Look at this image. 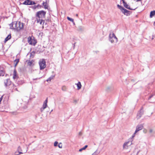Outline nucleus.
Masks as SVG:
<instances>
[{"instance_id": "1", "label": "nucleus", "mask_w": 155, "mask_h": 155, "mask_svg": "<svg viewBox=\"0 0 155 155\" xmlns=\"http://www.w3.org/2000/svg\"><path fill=\"white\" fill-rule=\"evenodd\" d=\"M10 25H12V27L11 26V28H13L17 31H19L23 29L25 24L20 22L14 21L12 22V24Z\"/></svg>"}, {"instance_id": "2", "label": "nucleus", "mask_w": 155, "mask_h": 155, "mask_svg": "<svg viewBox=\"0 0 155 155\" xmlns=\"http://www.w3.org/2000/svg\"><path fill=\"white\" fill-rule=\"evenodd\" d=\"M27 150L28 148L26 146H19L17 151L15 152V155H19L21 154L27 152Z\"/></svg>"}, {"instance_id": "3", "label": "nucleus", "mask_w": 155, "mask_h": 155, "mask_svg": "<svg viewBox=\"0 0 155 155\" xmlns=\"http://www.w3.org/2000/svg\"><path fill=\"white\" fill-rule=\"evenodd\" d=\"M46 12L44 11H41L37 12L36 15L37 23H39L40 19L44 18L45 17Z\"/></svg>"}, {"instance_id": "4", "label": "nucleus", "mask_w": 155, "mask_h": 155, "mask_svg": "<svg viewBox=\"0 0 155 155\" xmlns=\"http://www.w3.org/2000/svg\"><path fill=\"white\" fill-rule=\"evenodd\" d=\"M109 41L111 43H116L118 41L117 38L115 34L112 32H111L109 35Z\"/></svg>"}, {"instance_id": "5", "label": "nucleus", "mask_w": 155, "mask_h": 155, "mask_svg": "<svg viewBox=\"0 0 155 155\" xmlns=\"http://www.w3.org/2000/svg\"><path fill=\"white\" fill-rule=\"evenodd\" d=\"M40 70L44 69L46 67V62L45 59H41L39 61Z\"/></svg>"}, {"instance_id": "6", "label": "nucleus", "mask_w": 155, "mask_h": 155, "mask_svg": "<svg viewBox=\"0 0 155 155\" xmlns=\"http://www.w3.org/2000/svg\"><path fill=\"white\" fill-rule=\"evenodd\" d=\"M132 144V141H128L125 142L123 145V148L124 149H127L128 147L130 146Z\"/></svg>"}, {"instance_id": "7", "label": "nucleus", "mask_w": 155, "mask_h": 155, "mask_svg": "<svg viewBox=\"0 0 155 155\" xmlns=\"http://www.w3.org/2000/svg\"><path fill=\"white\" fill-rule=\"evenodd\" d=\"M35 4V2L30 0H26L23 3V4L25 5H31Z\"/></svg>"}, {"instance_id": "8", "label": "nucleus", "mask_w": 155, "mask_h": 155, "mask_svg": "<svg viewBox=\"0 0 155 155\" xmlns=\"http://www.w3.org/2000/svg\"><path fill=\"white\" fill-rule=\"evenodd\" d=\"M28 42L29 44L35 45L36 43L35 40L29 37L28 38Z\"/></svg>"}, {"instance_id": "9", "label": "nucleus", "mask_w": 155, "mask_h": 155, "mask_svg": "<svg viewBox=\"0 0 155 155\" xmlns=\"http://www.w3.org/2000/svg\"><path fill=\"white\" fill-rule=\"evenodd\" d=\"M48 98H47L45 101L42 107L41 108L40 110L41 112H42L46 108L47 106Z\"/></svg>"}, {"instance_id": "10", "label": "nucleus", "mask_w": 155, "mask_h": 155, "mask_svg": "<svg viewBox=\"0 0 155 155\" xmlns=\"http://www.w3.org/2000/svg\"><path fill=\"white\" fill-rule=\"evenodd\" d=\"M143 127V126L142 124H139L137 125L136 127V130L135 131V133H136L138 131L141 130Z\"/></svg>"}, {"instance_id": "11", "label": "nucleus", "mask_w": 155, "mask_h": 155, "mask_svg": "<svg viewBox=\"0 0 155 155\" xmlns=\"http://www.w3.org/2000/svg\"><path fill=\"white\" fill-rule=\"evenodd\" d=\"M143 113V108H141L140 110V111L137 114V119H139L141 117V116Z\"/></svg>"}, {"instance_id": "12", "label": "nucleus", "mask_w": 155, "mask_h": 155, "mask_svg": "<svg viewBox=\"0 0 155 155\" xmlns=\"http://www.w3.org/2000/svg\"><path fill=\"white\" fill-rule=\"evenodd\" d=\"M121 9V10L122 12L125 15H126L127 16H128L129 15V12L126 10V9H124L123 7Z\"/></svg>"}, {"instance_id": "13", "label": "nucleus", "mask_w": 155, "mask_h": 155, "mask_svg": "<svg viewBox=\"0 0 155 155\" xmlns=\"http://www.w3.org/2000/svg\"><path fill=\"white\" fill-rule=\"evenodd\" d=\"M18 77L17 74V71L16 70L14 69L13 74V78L15 80L18 78Z\"/></svg>"}, {"instance_id": "14", "label": "nucleus", "mask_w": 155, "mask_h": 155, "mask_svg": "<svg viewBox=\"0 0 155 155\" xmlns=\"http://www.w3.org/2000/svg\"><path fill=\"white\" fill-rule=\"evenodd\" d=\"M122 0L123 1L124 5L125 8L128 9H132L130 8L129 6L127 4V3L124 1V0Z\"/></svg>"}, {"instance_id": "15", "label": "nucleus", "mask_w": 155, "mask_h": 155, "mask_svg": "<svg viewBox=\"0 0 155 155\" xmlns=\"http://www.w3.org/2000/svg\"><path fill=\"white\" fill-rule=\"evenodd\" d=\"M4 72L2 68L0 67V76H3L4 75Z\"/></svg>"}, {"instance_id": "16", "label": "nucleus", "mask_w": 155, "mask_h": 155, "mask_svg": "<svg viewBox=\"0 0 155 155\" xmlns=\"http://www.w3.org/2000/svg\"><path fill=\"white\" fill-rule=\"evenodd\" d=\"M11 38V35H9L5 38V43L6 41L9 40Z\"/></svg>"}, {"instance_id": "17", "label": "nucleus", "mask_w": 155, "mask_h": 155, "mask_svg": "<svg viewBox=\"0 0 155 155\" xmlns=\"http://www.w3.org/2000/svg\"><path fill=\"white\" fill-rule=\"evenodd\" d=\"M5 85L6 86H7L10 84L9 80L7 79L6 81H5Z\"/></svg>"}, {"instance_id": "18", "label": "nucleus", "mask_w": 155, "mask_h": 155, "mask_svg": "<svg viewBox=\"0 0 155 155\" xmlns=\"http://www.w3.org/2000/svg\"><path fill=\"white\" fill-rule=\"evenodd\" d=\"M76 84L77 85L78 90H79L81 88V85L80 82L79 81L77 84Z\"/></svg>"}, {"instance_id": "19", "label": "nucleus", "mask_w": 155, "mask_h": 155, "mask_svg": "<svg viewBox=\"0 0 155 155\" xmlns=\"http://www.w3.org/2000/svg\"><path fill=\"white\" fill-rule=\"evenodd\" d=\"M155 15V11H153L151 12L150 14V18H152L153 16L154 15Z\"/></svg>"}, {"instance_id": "20", "label": "nucleus", "mask_w": 155, "mask_h": 155, "mask_svg": "<svg viewBox=\"0 0 155 155\" xmlns=\"http://www.w3.org/2000/svg\"><path fill=\"white\" fill-rule=\"evenodd\" d=\"M100 152L98 151V150H96L91 155H98L99 153Z\"/></svg>"}, {"instance_id": "21", "label": "nucleus", "mask_w": 155, "mask_h": 155, "mask_svg": "<svg viewBox=\"0 0 155 155\" xmlns=\"http://www.w3.org/2000/svg\"><path fill=\"white\" fill-rule=\"evenodd\" d=\"M54 76H51L49 78H48L47 80V81L48 82L49 81H51V80L52 79L54 78Z\"/></svg>"}, {"instance_id": "22", "label": "nucleus", "mask_w": 155, "mask_h": 155, "mask_svg": "<svg viewBox=\"0 0 155 155\" xmlns=\"http://www.w3.org/2000/svg\"><path fill=\"white\" fill-rule=\"evenodd\" d=\"M87 145H86L85 146L83 147L80 149L79 150V151L80 152L82 151L83 150H85L87 147Z\"/></svg>"}, {"instance_id": "23", "label": "nucleus", "mask_w": 155, "mask_h": 155, "mask_svg": "<svg viewBox=\"0 0 155 155\" xmlns=\"http://www.w3.org/2000/svg\"><path fill=\"white\" fill-rule=\"evenodd\" d=\"M61 89L63 91H65L67 89V87L65 86H63L62 87Z\"/></svg>"}, {"instance_id": "24", "label": "nucleus", "mask_w": 155, "mask_h": 155, "mask_svg": "<svg viewBox=\"0 0 155 155\" xmlns=\"http://www.w3.org/2000/svg\"><path fill=\"white\" fill-rule=\"evenodd\" d=\"M67 18L68 20H69L70 21L72 22H74V20L72 18H71L69 17H67Z\"/></svg>"}, {"instance_id": "25", "label": "nucleus", "mask_w": 155, "mask_h": 155, "mask_svg": "<svg viewBox=\"0 0 155 155\" xmlns=\"http://www.w3.org/2000/svg\"><path fill=\"white\" fill-rule=\"evenodd\" d=\"M44 22H45L44 20H42L41 19L40 21H39V22H40V25H41L42 23H43V25Z\"/></svg>"}, {"instance_id": "26", "label": "nucleus", "mask_w": 155, "mask_h": 155, "mask_svg": "<svg viewBox=\"0 0 155 155\" xmlns=\"http://www.w3.org/2000/svg\"><path fill=\"white\" fill-rule=\"evenodd\" d=\"M19 61V59H16L15 61L14 62L15 63V66H16V65H17V64H18Z\"/></svg>"}, {"instance_id": "27", "label": "nucleus", "mask_w": 155, "mask_h": 155, "mask_svg": "<svg viewBox=\"0 0 155 155\" xmlns=\"http://www.w3.org/2000/svg\"><path fill=\"white\" fill-rule=\"evenodd\" d=\"M117 7L119 9H120V10H121V9H122V8H123V7H122V6L120 5H117Z\"/></svg>"}, {"instance_id": "28", "label": "nucleus", "mask_w": 155, "mask_h": 155, "mask_svg": "<svg viewBox=\"0 0 155 155\" xmlns=\"http://www.w3.org/2000/svg\"><path fill=\"white\" fill-rule=\"evenodd\" d=\"M58 144V142L57 141H55L54 143V146L55 147L57 146Z\"/></svg>"}, {"instance_id": "29", "label": "nucleus", "mask_w": 155, "mask_h": 155, "mask_svg": "<svg viewBox=\"0 0 155 155\" xmlns=\"http://www.w3.org/2000/svg\"><path fill=\"white\" fill-rule=\"evenodd\" d=\"M58 147L60 148H62V145L61 144V143H60L58 145Z\"/></svg>"}, {"instance_id": "30", "label": "nucleus", "mask_w": 155, "mask_h": 155, "mask_svg": "<svg viewBox=\"0 0 155 155\" xmlns=\"http://www.w3.org/2000/svg\"><path fill=\"white\" fill-rule=\"evenodd\" d=\"M153 132V130L152 129H150L149 130V132L150 133H152Z\"/></svg>"}, {"instance_id": "31", "label": "nucleus", "mask_w": 155, "mask_h": 155, "mask_svg": "<svg viewBox=\"0 0 155 155\" xmlns=\"http://www.w3.org/2000/svg\"><path fill=\"white\" fill-rule=\"evenodd\" d=\"M44 6L45 8L46 9V8H48V5H46V4H45Z\"/></svg>"}, {"instance_id": "32", "label": "nucleus", "mask_w": 155, "mask_h": 155, "mask_svg": "<svg viewBox=\"0 0 155 155\" xmlns=\"http://www.w3.org/2000/svg\"><path fill=\"white\" fill-rule=\"evenodd\" d=\"M32 64V62L31 61L29 62L28 63V64L30 65H31Z\"/></svg>"}, {"instance_id": "33", "label": "nucleus", "mask_w": 155, "mask_h": 155, "mask_svg": "<svg viewBox=\"0 0 155 155\" xmlns=\"http://www.w3.org/2000/svg\"><path fill=\"white\" fill-rule=\"evenodd\" d=\"M143 131L144 133H147V130H143Z\"/></svg>"}, {"instance_id": "34", "label": "nucleus", "mask_w": 155, "mask_h": 155, "mask_svg": "<svg viewBox=\"0 0 155 155\" xmlns=\"http://www.w3.org/2000/svg\"><path fill=\"white\" fill-rule=\"evenodd\" d=\"M136 133H135V132H134V134H133V135H132V137L133 138L135 136V134Z\"/></svg>"}, {"instance_id": "35", "label": "nucleus", "mask_w": 155, "mask_h": 155, "mask_svg": "<svg viewBox=\"0 0 155 155\" xmlns=\"http://www.w3.org/2000/svg\"><path fill=\"white\" fill-rule=\"evenodd\" d=\"M45 4H46V3H45V2H43L42 3V4L44 6Z\"/></svg>"}, {"instance_id": "36", "label": "nucleus", "mask_w": 155, "mask_h": 155, "mask_svg": "<svg viewBox=\"0 0 155 155\" xmlns=\"http://www.w3.org/2000/svg\"><path fill=\"white\" fill-rule=\"evenodd\" d=\"M77 102V101L76 100H74V102L75 103H76Z\"/></svg>"}, {"instance_id": "37", "label": "nucleus", "mask_w": 155, "mask_h": 155, "mask_svg": "<svg viewBox=\"0 0 155 155\" xmlns=\"http://www.w3.org/2000/svg\"><path fill=\"white\" fill-rule=\"evenodd\" d=\"M41 78H35V79H33V80H37V79H40Z\"/></svg>"}, {"instance_id": "38", "label": "nucleus", "mask_w": 155, "mask_h": 155, "mask_svg": "<svg viewBox=\"0 0 155 155\" xmlns=\"http://www.w3.org/2000/svg\"><path fill=\"white\" fill-rule=\"evenodd\" d=\"M152 96H150L149 97V99H150L151 98V97H152Z\"/></svg>"}, {"instance_id": "39", "label": "nucleus", "mask_w": 155, "mask_h": 155, "mask_svg": "<svg viewBox=\"0 0 155 155\" xmlns=\"http://www.w3.org/2000/svg\"><path fill=\"white\" fill-rule=\"evenodd\" d=\"M76 16H78V14H77L76 15Z\"/></svg>"}, {"instance_id": "40", "label": "nucleus", "mask_w": 155, "mask_h": 155, "mask_svg": "<svg viewBox=\"0 0 155 155\" xmlns=\"http://www.w3.org/2000/svg\"><path fill=\"white\" fill-rule=\"evenodd\" d=\"M16 91H18V90H17V89L16 88Z\"/></svg>"}, {"instance_id": "41", "label": "nucleus", "mask_w": 155, "mask_h": 155, "mask_svg": "<svg viewBox=\"0 0 155 155\" xmlns=\"http://www.w3.org/2000/svg\"><path fill=\"white\" fill-rule=\"evenodd\" d=\"M155 21L154 22V25H155Z\"/></svg>"}]
</instances>
